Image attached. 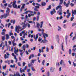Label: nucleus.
<instances>
[{"mask_svg":"<svg viewBox=\"0 0 76 76\" xmlns=\"http://www.w3.org/2000/svg\"><path fill=\"white\" fill-rule=\"evenodd\" d=\"M31 69L32 71H33V72H35L36 70L35 69H34V68L33 67L31 66Z\"/></svg>","mask_w":76,"mask_h":76,"instance_id":"obj_25","label":"nucleus"},{"mask_svg":"<svg viewBox=\"0 0 76 76\" xmlns=\"http://www.w3.org/2000/svg\"><path fill=\"white\" fill-rule=\"evenodd\" d=\"M8 43L9 45H12V42H11V41H8Z\"/></svg>","mask_w":76,"mask_h":76,"instance_id":"obj_46","label":"nucleus"},{"mask_svg":"<svg viewBox=\"0 0 76 76\" xmlns=\"http://www.w3.org/2000/svg\"><path fill=\"white\" fill-rule=\"evenodd\" d=\"M63 18V17L62 16H61L59 17V19H60V20L61 19H62V18Z\"/></svg>","mask_w":76,"mask_h":76,"instance_id":"obj_60","label":"nucleus"},{"mask_svg":"<svg viewBox=\"0 0 76 76\" xmlns=\"http://www.w3.org/2000/svg\"><path fill=\"white\" fill-rule=\"evenodd\" d=\"M12 56H14V57H15V56L16 57V55H15V54H14V53H12Z\"/></svg>","mask_w":76,"mask_h":76,"instance_id":"obj_50","label":"nucleus"},{"mask_svg":"<svg viewBox=\"0 0 76 76\" xmlns=\"http://www.w3.org/2000/svg\"><path fill=\"white\" fill-rule=\"evenodd\" d=\"M38 35H39V36L40 37H41V36L42 35V34H41V33H38Z\"/></svg>","mask_w":76,"mask_h":76,"instance_id":"obj_56","label":"nucleus"},{"mask_svg":"<svg viewBox=\"0 0 76 76\" xmlns=\"http://www.w3.org/2000/svg\"><path fill=\"white\" fill-rule=\"evenodd\" d=\"M34 38L35 39V41H37V39L38 38V35L37 34L36 35V37H35V35H34Z\"/></svg>","mask_w":76,"mask_h":76,"instance_id":"obj_11","label":"nucleus"},{"mask_svg":"<svg viewBox=\"0 0 76 76\" xmlns=\"http://www.w3.org/2000/svg\"><path fill=\"white\" fill-rule=\"evenodd\" d=\"M37 21L39 20V16H37Z\"/></svg>","mask_w":76,"mask_h":76,"instance_id":"obj_34","label":"nucleus"},{"mask_svg":"<svg viewBox=\"0 0 76 76\" xmlns=\"http://www.w3.org/2000/svg\"><path fill=\"white\" fill-rule=\"evenodd\" d=\"M6 9V12L7 13H9V12H10V9H9V7H7Z\"/></svg>","mask_w":76,"mask_h":76,"instance_id":"obj_13","label":"nucleus"},{"mask_svg":"<svg viewBox=\"0 0 76 76\" xmlns=\"http://www.w3.org/2000/svg\"><path fill=\"white\" fill-rule=\"evenodd\" d=\"M8 7H12V5H11V4H8Z\"/></svg>","mask_w":76,"mask_h":76,"instance_id":"obj_45","label":"nucleus"},{"mask_svg":"<svg viewBox=\"0 0 76 76\" xmlns=\"http://www.w3.org/2000/svg\"><path fill=\"white\" fill-rule=\"evenodd\" d=\"M76 25V23H74L72 24V26H75V25Z\"/></svg>","mask_w":76,"mask_h":76,"instance_id":"obj_48","label":"nucleus"},{"mask_svg":"<svg viewBox=\"0 0 76 76\" xmlns=\"http://www.w3.org/2000/svg\"><path fill=\"white\" fill-rule=\"evenodd\" d=\"M60 2L59 4V5H60V4H62L63 2V0H60Z\"/></svg>","mask_w":76,"mask_h":76,"instance_id":"obj_20","label":"nucleus"},{"mask_svg":"<svg viewBox=\"0 0 76 76\" xmlns=\"http://www.w3.org/2000/svg\"><path fill=\"white\" fill-rule=\"evenodd\" d=\"M44 40H42V41L40 42V43H42V42L43 43H45V42H48V40H47V39H46V37H44Z\"/></svg>","mask_w":76,"mask_h":76,"instance_id":"obj_8","label":"nucleus"},{"mask_svg":"<svg viewBox=\"0 0 76 76\" xmlns=\"http://www.w3.org/2000/svg\"><path fill=\"white\" fill-rule=\"evenodd\" d=\"M41 4L42 6H45L46 5V3H45V2H43Z\"/></svg>","mask_w":76,"mask_h":76,"instance_id":"obj_16","label":"nucleus"},{"mask_svg":"<svg viewBox=\"0 0 76 76\" xmlns=\"http://www.w3.org/2000/svg\"><path fill=\"white\" fill-rule=\"evenodd\" d=\"M60 12L58 14L59 15H60V16H61L62 15V12Z\"/></svg>","mask_w":76,"mask_h":76,"instance_id":"obj_47","label":"nucleus"},{"mask_svg":"<svg viewBox=\"0 0 76 76\" xmlns=\"http://www.w3.org/2000/svg\"><path fill=\"white\" fill-rule=\"evenodd\" d=\"M14 54H15L16 55L18 56V53L19 52V50L17 48L16 50H14Z\"/></svg>","mask_w":76,"mask_h":76,"instance_id":"obj_10","label":"nucleus"},{"mask_svg":"<svg viewBox=\"0 0 76 76\" xmlns=\"http://www.w3.org/2000/svg\"><path fill=\"white\" fill-rule=\"evenodd\" d=\"M10 37H9V35L8 34H7L6 35V38L7 39H9V38Z\"/></svg>","mask_w":76,"mask_h":76,"instance_id":"obj_22","label":"nucleus"},{"mask_svg":"<svg viewBox=\"0 0 76 76\" xmlns=\"http://www.w3.org/2000/svg\"><path fill=\"white\" fill-rule=\"evenodd\" d=\"M50 72H54V69L53 68H51L50 69Z\"/></svg>","mask_w":76,"mask_h":76,"instance_id":"obj_23","label":"nucleus"},{"mask_svg":"<svg viewBox=\"0 0 76 76\" xmlns=\"http://www.w3.org/2000/svg\"><path fill=\"white\" fill-rule=\"evenodd\" d=\"M6 2V1L5 0H3V3H5Z\"/></svg>","mask_w":76,"mask_h":76,"instance_id":"obj_62","label":"nucleus"},{"mask_svg":"<svg viewBox=\"0 0 76 76\" xmlns=\"http://www.w3.org/2000/svg\"><path fill=\"white\" fill-rule=\"evenodd\" d=\"M6 22H10V20L9 19H7L6 20Z\"/></svg>","mask_w":76,"mask_h":76,"instance_id":"obj_57","label":"nucleus"},{"mask_svg":"<svg viewBox=\"0 0 76 76\" xmlns=\"http://www.w3.org/2000/svg\"><path fill=\"white\" fill-rule=\"evenodd\" d=\"M45 47L44 46L43 47H42V50H45Z\"/></svg>","mask_w":76,"mask_h":76,"instance_id":"obj_49","label":"nucleus"},{"mask_svg":"<svg viewBox=\"0 0 76 76\" xmlns=\"http://www.w3.org/2000/svg\"><path fill=\"white\" fill-rule=\"evenodd\" d=\"M22 27L19 26H16L15 27V32H16L17 33H19V29H21Z\"/></svg>","mask_w":76,"mask_h":76,"instance_id":"obj_2","label":"nucleus"},{"mask_svg":"<svg viewBox=\"0 0 76 76\" xmlns=\"http://www.w3.org/2000/svg\"><path fill=\"white\" fill-rule=\"evenodd\" d=\"M27 26H28V28H30L31 25H30V24H29V23H28L27 25Z\"/></svg>","mask_w":76,"mask_h":76,"instance_id":"obj_54","label":"nucleus"},{"mask_svg":"<svg viewBox=\"0 0 76 76\" xmlns=\"http://www.w3.org/2000/svg\"><path fill=\"white\" fill-rule=\"evenodd\" d=\"M31 57H32V58L34 57V54H32L30 55L29 58V60L31 59Z\"/></svg>","mask_w":76,"mask_h":76,"instance_id":"obj_12","label":"nucleus"},{"mask_svg":"<svg viewBox=\"0 0 76 76\" xmlns=\"http://www.w3.org/2000/svg\"><path fill=\"white\" fill-rule=\"evenodd\" d=\"M25 64H26V63L23 62V66H25Z\"/></svg>","mask_w":76,"mask_h":76,"instance_id":"obj_51","label":"nucleus"},{"mask_svg":"<svg viewBox=\"0 0 76 76\" xmlns=\"http://www.w3.org/2000/svg\"><path fill=\"white\" fill-rule=\"evenodd\" d=\"M70 5L71 6V7H73V6H74V4H73V3H71Z\"/></svg>","mask_w":76,"mask_h":76,"instance_id":"obj_52","label":"nucleus"},{"mask_svg":"<svg viewBox=\"0 0 76 76\" xmlns=\"http://www.w3.org/2000/svg\"><path fill=\"white\" fill-rule=\"evenodd\" d=\"M5 39V37L4 36H3L2 38V41H4Z\"/></svg>","mask_w":76,"mask_h":76,"instance_id":"obj_28","label":"nucleus"},{"mask_svg":"<svg viewBox=\"0 0 76 76\" xmlns=\"http://www.w3.org/2000/svg\"><path fill=\"white\" fill-rule=\"evenodd\" d=\"M50 14L51 15H53L54 14V12L53 11H51L50 12Z\"/></svg>","mask_w":76,"mask_h":76,"instance_id":"obj_42","label":"nucleus"},{"mask_svg":"<svg viewBox=\"0 0 76 76\" xmlns=\"http://www.w3.org/2000/svg\"><path fill=\"white\" fill-rule=\"evenodd\" d=\"M21 69H22V68H20V72H21V73H22V70H21Z\"/></svg>","mask_w":76,"mask_h":76,"instance_id":"obj_58","label":"nucleus"},{"mask_svg":"<svg viewBox=\"0 0 76 76\" xmlns=\"http://www.w3.org/2000/svg\"><path fill=\"white\" fill-rule=\"evenodd\" d=\"M66 13L68 15H66V18H69L70 15H71V13H69V10H68L66 11Z\"/></svg>","mask_w":76,"mask_h":76,"instance_id":"obj_7","label":"nucleus"},{"mask_svg":"<svg viewBox=\"0 0 76 76\" xmlns=\"http://www.w3.org/2000/svg\"><path fill=\"white\" fill-rule=\"evenodd\" d=\"M21 25H22L23 24V29H24L25 28H26L27 27V24H25V23L22 22Z\"/></svg>","mask_w":76,"mask_h":76,"instance_id":"obj_6","label":"nucleus"},{"mask_svg":"<svg viewBox=\"0 0 76 76\" xmlns=\"http://www.w3.org/2000/svg\"><path fill=\"white\" fill-rule=\"evenodd\" d=\"M6 65H5L4 66H3V69H6Z\"/></svg>","mask_w":76,"mask_h":76,"instance_id":"obj_36","label":"nucleus"},{"mask_svg":"<svg viewBox=\"0 0 76 76\" xmlns=\"http://www.w3.org/2000/svg\"><path fill=\"white\" fill-rule=\"evenodd\" d=\"M63 64V60H61L60 62V64L61 65H62Z\"/></svg>","mask_w":76,"mask_h":76,"instance_id":"obj_44","label":"nucleus"},{"mask_svg":"<svg viewBox=\"0 0 76 76\" xmlns=\"http://www.w3.org/2000/svg\"><path fill=\"white\" fill-rule=\"evenodd\" d=\"M18 64L19 66H21V65H20V62H18Z\"/></svg>","mask_w":76,"mask_h":76,"instance_id":"obj_53","label":"nucleus"},{"mask_svg":"<svg viewBox=\"0 0 76 76\" xmlns=\"http://www.w3.org/2000/svg\"><path fill=\"white\" fill-rule=\"evenodd\" d=\"M15 75H16V76H21L20 75V74L18 72H16V74Z\"/></svg>","mask_w":76,"mask_h":76,"instance_id":"obj_18","label":"nucleus"},{"mask_svg":"<svg viewBox=\"0 0 76 76\" xmlns=\"http://www.w3.org/2000/svg\"><path fill=\"white\" fill-rule=\"evenodd\" d=\"M25 6V4H23L22 7H21V9H23V8H24V6Z\"/></svg>","mask_w":76,"mask_h":76,"instance_id":"obj_35","label":"nucleus"},{"mask_svg":"<svg viewBox=\"0 0 76 76\" xmlns=\"http://www.w3.org/2000/svg\"><path fill=\"white\" fill-rule=\"evenodd\" d=\"M45 63V60H44L42 62V65H44Z\"/></svg>","mask_w":76,"mask_h":76,"instance_id":"obj_41","label":"nucleus"},{"mask_svg":"<svg viewBox=\"0 0 76 76\" xmlns=\"http://www.w3.org/2000/svg\"><path fill=\"white\" fill-rule=\"evenodd\" d=\"M37 60V59H34V60H31V62L32 63H35V61Z\"/></svg>","mask_w":76,"mask_h":76,"instance_id":"obj_26","label":"nucleus"},{"mask_svg":"<svg viewBox=\"0 0 76 76\" xmlns=\"http://www.w3.org/2000/svg\"><path fill=\"white\" fill-rule=\"evenodd\" d=\"M42 39V38H41V37H39L38 39V41H39V42H40Z\"/></svg>","mask_w":76,"mask_h":76,"instance_id":"obj_27","label":"nucleus"},{"mask_svg":"<svg viewBox=\"0 0 76 76\" xmlns=\"http://www.w3.org/2000/svg\"><path fill=\"white\" fill-rule=\"evenodd\" d=\"M34 7L35 8L34 9V11H36V12L38 11V9H39V6H35Z\"/></svg>","mask_w":76,"mask_h":76,"instance_id":"obj_9","label":"nucleus"},{"mask_svg":"<svg viewBox=\"0 0 76 76\" xmlns=\"http://www.w3.org/2000/svg\"><path fill=\"white\" fill-rule=\"evenodd\" d=\"M12 45H13V46L14 47V46L16 45L17 44H16V43H12Z\"/></svg>","mask_w":76,"mask_h":76,"instance_id":"obj_38","label":"nucleus"},{"mask_svg":"<svg viewBox=\"0 0 76 76\" xmlns=\"http://www.w3.org/2000/svg\"><path fill=\"white\" fill-rule=\"evenodd\" d=\"M69 54H71V53H72V50L71 49H69Z\"/></svg>","mask_w":76,"mask_h":76,"instance_id":"obj_40","label":"nucleus"},{"mask_svg":"<svg viewBox=\"0 0 76 76\" xmlns=\"http://www.w3.org/2000/svg\"><path fill=\"white\" fill-rule=\"evenodd\" d=\"M67 22V20H65L64 22H63V23H66Z\"/></svg>","mask_w":76,"mask_h":76,"instance_id":"obj_55","label":"nucleus"},{"mask_svg":"<svg viewBox=\"0 0 76 76\" xmlns=\"http://www.w3.org/2000/svg\"><path fill=\"white\" fill-rule=\"evenodd\" d=\"M10 67H11L12 68V67H13V68H15V65L14 64L13 65H10Z\"/></svg>","mask_w":76,"mask_h":76,"instance_id":"obj_32","label":"nucleus"},{"mask_svg":"<svg viewBox=\"0 0 76 76\" xmlns=\"http://www.w3.org/2000/svg\"><path fill=\"white\" fill-rule=\"evenodd\" d=\"M21 76H26V75H25V73H23V75H21Z\"/></svg>","mask_w":76,"mask_h":76,"instance_id":"obj_64","label":"nucleus"},{"mask_svg":"<svg viewBox=\"0 0 76 76\" xmlns=\"http://www.w3.org/2000/svg\"><path fill=\"white\" fill-rule=\"evenodd\" d=\"M0 12H2V13H4V10H0Z\"/></svg>","mask_w":76,"mask_h":76,"instance_id":"obj_39","label":"nucleus"},{"mask_svg":"<svg viewBox=\"0 0 76 76\" xmlns=\"http://www.w3.org/2000/svg\"><path fill=\"white\" fill-rule=\"evenodd\" d=\"M21 34L24 35H25V32L24 31H23L21 32Z\"/></svg>","mask_w":76,"mask_h":76,"instance_id":"obj_33","label":"nucleus"},{"mask_svg":"<svg viewBox=\"0 0 76 76\" xmlns=\"http://www.w3.org/2000/svg\"><path fill=\"white\" fill-rule=\"evenodd\" d=\"M27 66H25L23 69H22V72H25V71L26 70V68H27Z\"/></svg>","mask_w":76,"mask_h":76,"instance_id":"obj_14","label":"nucleus"},{"mask_svg":"<svg viewBox=\"0 0 76 76\" xmlns=\"http://www.w3.org/2000/svg\"><path fill=\"white\" fill-rule=\"evenodd\" d=\"M61 7H62V6L61 5H58L56 8V10H58V9H59V8H61Z\"/></svg>","mask_w":76,"mask_h":76,"instance_id":"obj_15","label":"nucleus"},{"mask_svg":"<svg viewBox=\"0 0 76 76\" xmlns=\"http://www.w3.org/2000/svg\"><path fill=\"white\" fill-rule=\"evenodd\" d=\"M43 37H48V34H43Z\"/></svg>","mask_w":76,"mask_h":76,"instance_id":"obj_24","label":"nucleus"},{"mask_svg":"<svg viewBox=\"0 0 76 76\" xmlns=\"http://www.w3.org/2000/svg\"><path fill=\"white\" fill-rule=\"evenodd\" d=\"M47 74H48L47 76H50V72H48Z\"/></svg>","mask_w":76,"mask_h":76,"instance_id":"obj_61","label":"nucleus"},{"mask_svg":"<svg viewBox=\"0 0 76 76\" xmlns=\"http://www.w3.org/2000/svg\"><path fill=\"white\" fill-rule=\"evenodd\" d=\"M73 64L74 65V67H75V66H76V63L75 64V63L73 62Z\"/></svg>","mask_w":76,"mask_h":76,"instance_id":"obj_59","label":"nucleus"},{"mask_svg":"<svg viewBox=\"0 0 76 76\" xmlns=\"http://www.w3.org/2000/svg\"><path fill=\"white\" fill-rule=\"evenodd\" d=\"M12 7L13 8H15L16 9L18 8V6L16 4V1L14 0L12 4Z\"/></svg>","mask_w":76,"mask_h":76,"instance_id":"obj_4","label":"nucleus"},{"mask_svg":"<svg viewBox=\"0 0 76 76\" xmlns=\"http://www.w3.org/2000/svg\"><path fill=\"white\" fill-rule=\"evenodd\" d=\"M28 76H32V74H31V73L29 72V73H28Z\"/></svg>","mask_w":76,"mask_h":76,"instance_id":"obj_37","label":"nucleus"},{"mask_svg":"<svg viewBox=\"0 0 76 76\" xmlns=\"http://www.w3.org/2000/svg\"><path fill=\"white\" fill-rule=\"evenodd\" d=\"M39 26H40V24L39 23H38L37 24V28H39Z\"/></svg>","mask_w":76,"mask_h":76,"instance_id":"obj_43","label":"nucleus"},{"mask_svg":"<svg viewBox=\"0 0 76 76\" xmlns=\"http://www.w3.org/2000/svg\"><path fill=\"white\" fill-rule=\"evenodd\" d=\"M4 57L5 59H6V58H9V57L8 56H7V55H6V54H5L4 56Z\"/></svg>","mask_w":76,"mask_h":76,"instance_id":"obj_21","label":"nucleus"},{"mask_svg":"<svg viewBox=\"0 0 76 76\" xmlns=\"http://www.w3.org/2000/svg\"><path fill=\"white\" fill-rule=\"evenodd\" d=\"M37 15H40V12H38L37 13Z\"/></svg>","mask_w":76,"mask_h":76,"instance_id":"obj_63","label":"nucleus"},{"mask_svg":"<svg viewBox=\"0 0 76 76\" xmlns=\"http://www.w3.org/2000/svg\"><path fill=\"white\" fill-rule=\"evenodd\" d=\"M5 63H7L8 64H10V60H8L7 61H5Z\"/></svg>","mask_w":76,"mask_h":76,"instance_id":"obj_17","label":"nucleus"},{"mask_svg":"<svg viewBox=\"0 0 76 76\" xmlns=\"http://www.w3.org/2000/svg\"><path fill=\"white\" fill-rule=\"evenodd\" d=\"M39 50L40 53H43V52H44V50H43L42 49H41H41H39Z\"/></svg>","mask_w":76,"mask_h":76,"instance_id":"obj_19","label":"nucleus"},{"mask_svg":"<svg viewBox=\"0 0 76 76\" xmlns=\"http://www.w3.org/2000/svg\"><path fill=\"white\" fill-rule=\"evenodd\" d=\"M46 50L47 52H49V49H48V47H47L46 48Z\"/></svg>","mask_w":76,"mask_h":76,"instance_id":"obj_29","label":"nucleus"},{"mask_svg":"<svg viewBox=\"0 0 76 76\" xmlns=\"http://www.w3.org/2000/svg\"><path fill=\"white\" fill-rule=\"evenodd\" d=\"M8 16H9V13H6L4 14L3 15H1V18L3 19V18H6Z\"/></svg>","mask_w":76,"mask_h":76,"instance_id":"obj_3","label":"nucleus"},{"mask_svg":"<svg viewBox=\"0 0 76 76\" xmlns=\"http://www.w3.org/2000/svg\"><path fill=\"white\" fill-rule=\"evenodd\" d=\"M58 31H60V30L61 29V27H60L59 26H58Z\"/></svg>","mask_w":76,"mask_h":76,"instance_id":"obj_30","label":"nucleus"},{"mask_svg":"<svg viewBox=\"0 0 76 76\" xmlns=\"http://www.w3.org/2000/svg\"><path fill=\"white\" fill-rule=\"evenodd\" d=\"M72 17L71 18L70 20L71 21H73V19H74V15H76V10H74V12L73 11V10H72Z\"/></svg>","mask_w":76,"mask_h":76,"instance_id":"obj_1","label":"nucleus"},{"mask_svg":"<svg viewBox=\"0 0 76 76\" xmlns=\"http://www.w3.org/2000/svg\"><path fill=\"white\" fill-rule=\"evenodd\" d=\"M70 3V0H69L67 4H66V1H64V5L65 6H66V7H69V5Z\"/></svg>","mask_w":76,"mask_h":76,"instance_id":"obj_5","label":"nucleus"},{"mask_svg":"<svg viewBox=\"0 0 76 76\" xmlns=\"http://www.w3.org/2000/svg\"><path fill=\"white\" fill-rule=\"evenodd\" d=\"M56 39H58V38H59V36L58 35H56Z\"/></svg>","mask_w":76,"mask_h":76,"instance_id":"obj_31","label":"nucleus"}]
</instances>
